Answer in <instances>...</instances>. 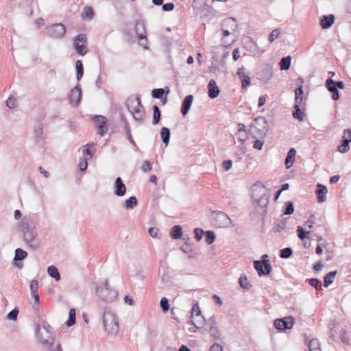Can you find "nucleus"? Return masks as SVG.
<instances>
[{
  "label": "nucleus",
  "instance_id": "obj_22",
  "mask_svg": "<svg viewBox=\"0 0 351 351\" xmlns=\"http://www.w3.org/2000/svg\"><path fill=\"white\" fill-rule=\"evenodd\" d=\"M296 155V150L294 148H291L285 159V167L287 169H289L292 167Z\"/></svg>",
  "mask_w": 351,
  "mask_h": 351
},
{
  "label": "nucleus",
  "instance_id": "obj_31",
  "mask_svg": "<svg viewBox=\"0 0 351 351\" xmlns=\"http://www.w3.org/2000/svg\"><path fill=\"white\" fill-rule=\"evenodd\" d=\"M121 119L124 122V128L125 131V134L127 136V138L129 140V141L134 146H136L135 141H134L132 136L131 134L130 128L129 126V123L127 121V120L125 119V117L121 114Z\"/></svg>",
  "mask_w": 351,
  "mask_h": 351
},
{
  "label": "nucleus",
  "instance_id": "obj_49",
  "mask_svg": "<svg viewBox=\"0 0 351 351\" xmlns=\"http://www.w3.org/2000/svg\"><path fill=\"white\" fill-rule=\"evenodd\" d=\"M326 83L328 90L332 93L337 90L335 82L332 79H328Z\"/></svg>",
  "mask_w": 351,
  "mask_h": 351
},
{
  "label": "nucleus",
  "instance_id": "obj_38",
  "mask_svg": "<svg viewBox=\"0 0 351 351\" xmlns=\"http://www.w3.org/2000/svg\"><path fill=\"white\" fill-rule=\"evenodd\" d=\"M205 241L208 245L212 244L215 240V234L213 231L208 230L205 232Z\"/></svg>",
  "mask_w": 351,
  "mask_h": 351
},
{
  "label": "nucleus",
  "instance_id": "obj_56",
  "mask_svg": "<svg viewBox=\"0 0 351 351\" xmlns=\"http://www.w3.org/2000/svg\"><path fill=\"white\" fill-rule=\"evenodd\" d=\"M152 169V164L149 160H145L141 166L142 171L147 173Z\"/></svg>",
  "mask_w": 351,
  "mask_h": 351
},
{
  "label": "nucleus",
  "instance_id": "obj_7",
  "mask_svg": "<svg viewBox=\"0 0 351 351\" xmlns=\"http://www.w3.org/2000/svg\"><path fill=\"white\" fill-rule=\"evenodd\" d=\"M211 222L216 228H226L231 223V219L222 211H211Z\"/></svg>",
  "mask_w": 351,
  "mask_h": 351
},
{
  "label": "nucleus",
  "instance_id": "obj_58",
  "mask_svg": "<svg viewBox=\"0 0 351 351\" xmlns=\"http://www.w3.org/2000/svg\"><path fill=\"white\" fill-rule=\"evenodd\" d=\"M30 291H31V293H35V292H38V282L37 280H32L31 282H30Z\"/></svg>",
  "mask_w": 351,
  "mask_h": 351
},
{
  "label": "nucleus",
  "instance_id": "obj_6",
  "mask_svg": "<svg viewBox=\"0 0 351 351\" xmlns=\"http://www.w3.org/2000/svg\"><path fill=\"white\" fill-rule=\"evenodd\" d=\"M269 130V125L264 117H258L250 125V132L254 138L265 136Z\"/></svg>",
  "mask_w": 351,
  "mask_h": 351
},
{
  "label": "nucleus",
  "instance_id": "obj_39",
  "mask_svg": "<svg viewBox=\"0 0 351 351\" xmlns=\"http://www.w3.org/2000/svg\"><path fill=\"white\" fill-rule=\"evenodd\" d=\"M293 117L300 121H302L304 120L302 113L298 104H295L294 110L293 112Z\"/></svg>",
  "mask_w": 351,
  "mask_h": 351
},
{
  "label": "nucleus",
  "instance_id": "obj_52",
  "mask_svg": "<svg viewBox=\"0 0 351 351\" xmlns=\"http://www.w3.org/2000/svg\"><path fill=\"white\" fill-rule=\"evenodd\" d=\"M94 143H88L86 145L84 146V149L83 150L84 155L89 156L90 158H92L93 156V152L91 151L90 147L93 146Z\"/></svg>",
  "mask_w": 351,
  "mask_h": 351
},
{
  "label": "nucleus",
  "instance_id": "obj_26",
  "mask_svg": "<svg viewBox=\"0 0 351 351\" xmlns=\"http://www.w3.org/2000/svg\"><path fill=\"white\" fill-rule=\"evenodd\" d=\"M191 319L193 318L194 315H195V316L197 317H200L201 318H204L202 315H201V310L198 306V304L196 303L195 304L193 305V306L192 307L191 310ZM189 323H190L191 324H193L195 328H198L199 327L196 325L195 321L193 319H191Z\"/></svg>",
  "mask_w": 351,
  "mask_h": 351
},
{
  "label": "nucleus",
  "instance_id": "obj_34",
  "mask_svg": "<svg viewBox=\"0 0 351 351\" xmlns=\"http://www.w3.org/2000/svg\"><path fill=\"white\" fill-rule=\"evenodd\" d=\"M337 271H330L329 273H328L325 276H324V286L325 287H328L330 285H331L334 280H335V276L337 274Z\"/></svg>",
  "mask_w": 351,
  "mask_h": 351
},
{
  "label": "nucleus",
  "instance_id": "obj_36",
  "mask_svg": "<svg viewBox=\"0 0 351 351\" xmlns=\"http://www.w3.org/2000/svg\"><path fill=\"white\" fill-rule=\"evenodd\" d=\"M291 58L290 56L284 57L280 60V66L281 70H288L290 68Z\"/></svg>",
  "mask_w": 351,
  "mask_h": 351
},
{
  "label": "nucleus",
  "instance_id": "obj_51",
  "mask_svg": "<svg viewBox=\"0 0 351 351\" xmlns=\"http://www.w3.org/2000/svg\"><path fill=\"white\" fill-rule=\"evenodd\" d=\"M308 283L311 286L315 288L316 290H321L322 286L319 285V281L317 278H311L308 280Z\"/></svg>",
  "mask_w": 351,
  "mask_h": 351
},
{
  "label": "nucleus",
  "instance_id": "obj_53",
  "mask_svg": "<svg viewBox=\"0 0 351 351\" xmlns=\"http://www.w3.org/2000/svg\"><path fill=\"white\" fill-rule=\"evenodd\" d=\"M42 328H43V330L45 332V333L47 334V336L53 335L52 331H51L52 328L47 322H43Z\"/></svg>",
  "mask_w": 351,
  "mask_h": 351
},
{
  "label": "nucleus",
  "instance_id": "obj_43",
  "mask_svg": "<svg viewBox=\"0 0 351 351\" xmlns=\"http://www.w3.org/2000/svg\"><path fill=\"white\" fill-rule=\"evenodd\" d=\"M43 133V126L41 125L34 129V138L36 142L42 139Z\"/></svg>",
  "mask_w": 351,
  "mask_h": 351
},
{
  "label": "nucleus",
  "instance_id": "obj_40",
  "mask_svg": "<svg viewBox=\"0 0 351 351\" xmlns=\"http://www.w3.org/2000/svg\"><path fill=\"white\" fill-rule=\"evenodd\" d=\"M295 104H298L300 106L302 101V95L303 94V90H302V86H300L298 88H296V90L295 91Z\"/></svg>",
  "mask_w": 351,
  "mask_h": 351
},
{
  "label": "nucleus",
  "instance_id": "obj_18",
  "mask_svg": "<svg viewBox=\"0 0 351 351\" xmlns=\"http://www.w3.org/2000/svg\"><path fill=\"white\" fill-rule=\"evenodd\" d=\"M208 95L210 99H215L219 95L220 90L214 80H210L208 84Z\"/></svg>",
  "mask_w": 351,
  "mask_h": 351
},
{
  "label": "nucleus",
  "instance_id": "obj_33",
  "mask_svg": "<svg viewBox=\"0 0 351 351\" xmlns=\"http://www.w3.org/2000/svg\"><path fill=\"white\" fill-rule=\"evenodd\" d=\"M76 67V79L77 81H80L84 75V66L82 61L78 60L75 62Z\"/></svg>",
  "mask_w": 351,
  "mask_h": 351
},
{
  "label": "nucleus",
  "instance_id": "obj_45",
  "mask_svg": "<svg viewBox=\"0 0 351 351\" xmlns=\"http://www.w3.org/2000/svg\"><path fill=\"white\" fill-rule=\"evenodd\" d=\"M298 236L301 240H304L308 237V234L311 232L309 231H304V228L301 226L297 228Z\"/></svg>",
  "mask_w": 351,
  "mask_h": 351
},
{
  "label": "nucleus",
  "instance_id": "obj_50",
  "mask_svg": "<svg viewBox=\"0 0 351 351\" xmlns=\"http://www.w3.org/2000/svg\"><path fill=\"white\" fill-rule=\"evenodd\" d=\"M193 232L195 234V239L197 241H199L202 239L203 235L205 234V232L199 228H195Z\"/></svg>",
  "mask_w": 351,
  "mask_h": 351
},
{
  "label": "nucleus",
  "instance_id": "obj_8",
  "mask_svg": "<svg viewBox=\"0 0 351 351\" xmlns=\"http://www.w3.org/2000/svg\"><path fill=\"white\" fill-rule=\"evenodd\" d=\"M261 258V261H255L254 262V267L259 276L269 275L271 271V265L269 263V256L267 254H264Z\"/></svg>",
  "mask_w": 351,
  "mask_h": 351
},
{
  "label": "nucleus",
  "instance_id": "obj_4",
  "mask_svg": "<svg viewBox=\"0 0 351 351\" xmlns=\"http://www.w3.org/2000/svg\"><path fill=\"white\" fill-rule=\"evenodd\" d=\"M96 294L100 300L106 302H112L118 295L117 290L110 288L108 280L97 284Z\"/></svg>",
  "mask_w": 351,
  "mask_h": 351
},
{
  "label": "nucleus",
  "instance_id": "obj_3",
  "mask_svg": "<svg viewBox=\"0 0 351 351\" xmlns=\"http://www.w3.org/2000/svg\"><path fill=\"white\" fill-rule=\"evenodd\" d=\"M36 338L37 341L42 345L43 351H62L60 343L55 346V337L53 335L47 336L46 338L43 337L40 332V328L37 325L36 328Z\"/></svg>",
  "mask_w": 351,
  "mask_h": 351
},
{
  "label": "nucleus",
  "instance_id": "obj_16",
  "mask_svg": "<svg viewBox=\"0 0 351 351\" xmlns=\"http://www.w3.org/2000/svg\"><path fill=\"white\" fill-rule=\"evenodd\" d=\"M138 40H145V43H147V38L146 37V29L145 22L142 20H138L136 22V26L134 28Z\"/></svg>",
  "mask_w": 351,
  "mask_h": 351
},
{
  "label": "nucleus",
  "instance_id": "obj_1",
  "mask_svg": "<svg viewBox=\"0 0 351 351\" xmlns=\"http://www.w3.org/2000/svg\"><path fill=\"white\" fill-rule=\"evenodd\" d=\"M19 230L23 234V239L28 248L37 250L41 245L34 221L32 219L24 217L19 223Z\"/></svg>",
  "mask_w": 351,
  "mask_h": 351
},
{
  "label": "nucleus",
  "instance_id": "obj_64",
  "mask_svg": "<svg viewBox=\"0 0 351 351\" xmlns=\"http://www.w3.org/2000/svg\"><path fill=\"white\" fill-rule=\"evenodd\" d=\"M210 351H223V348L219 343H214L210 348Z\"/></svg>",
  "mask_w": 351,
  "mask_h": 351
},
{
  "label": "nucleus",
  "instance_id": "obj_37",
  "mask_svg": "<svg viewBox=\"0 0 351 351\" xmlns=\"http://www.w3.org/2000/svg\"><path fill=\"white\" fill-rule=\"evenodd\" d=\"M95 14L94 10L92 7L86 6L84 8V12L82 14V16L84 19H92Z\"/></svg>",
  "mask_w": 351,
  "mask_h": 351
},
{
  "label": "nucleus",
  "instance_id": "obj_62",
  "mask_svg": "<svg viewBox=\"0 0 351 351\" xmlns=\"http://www.w3.org/2000/svg\"><path fill=\"white\" fill-rule=\"evenodd\" d=\"M87 167H88L87 160L86 158H83L79 164L80 170L81 171H84L86 170Z\"/></svg>",
  "mask_w": 351,
  "mask_h": 351
},
{
  "label": "nucleus",
  "instance_id": "obj_28",
  "mask_svg": "<svg viewBox=\"0 0 351 351\" xmlns=\"http://www.w3.org/2000/svg\"><path fill=\"white\" fill-rule=\"evenodd\" d=\"M138 205V199L135 196H130L128 199H125L123 204V207L125 209H134Z\"/></svg>",
  "mask_w": 351,
  "mask_h": 351
},
{
  "label": "nucleus",
  "instance_id": "obj_19",
  "mask_svg": "<svg viewBox=\"0 0 351 351\" xmlns=\"http://www.w3.org/2000/svg\"><path fill=\"white\" fill-rule=\"evenodd\" d=\"M125 106L130 112L132 111L136 108L142 107L141 99L138 97L131 96L129 97L126 101Z\"/></svg>",
  "mask_w": 351,
  "mask_h": 351
},
{
  "label": "nucleus",
  "instance_id": "obj_55",
  "mask_svg": "<svg viewBox=\"0 0 351 351\" xmlns=\"http://www.w3.org/2000/svg\"><path fill=\"white\" fill-rule=\"evenodd\" d=\"M280 34V31L279 29H274L269 36V40L272 43L276 38L278 37V36Z\"/></svg>",
  "mask_w": 351,
  "mask_h": 351
},
{
  "label": "nucleus",
  "instance_id": "obj_42",
  "mask_svg": "<svg viewBox=\"0 0 351 351\" xmlns=\"http://www.w3.org/2000/svg\"><path fill=\"white\" fill-rule=\"evenodd\" d=\"M165 93L163 88H154L152 91V96L155 99H162Z\"/></svg>",
  "mask_w": 351,
  "mask_h": 351
},
{
  "label": "nucleus",
  "instance_id": "obj_2",
  "mask_svg": "<svg viewBox=\"0 0 351 351\" xmlns=\"http://www.w3.org/2000/svg\"><path fill=\"white\" fill-rule=\"evenodd\" d=\"M251 196L259 207L263 209L267 208L270 193L263 183L257 182L251 187Z\"/></svg>",
  "mask_w": 351,
  "mask_h": 351
},
{
  "label": "nucleus",
  "instance_id": "obj_63",
  "mask_svg": "<svg viewBox=\"0 0 351 351\" xmlns=\"http://www.w3.org/2000/svg\"><path fill=\"white\" fill-rule=\"evenodd\" d=\"M343 140L349 141V143L351 142V130L350 129H347V130H344Z\"/></svg>",
  "mask_w": 351,
  "mask_h": 351
},
{
  "label": "nucleus",
  "instance_id": "obj_13",
  "mask_svg": "<svg viewBox=\"0 0 351 351\" xmlns=\"http://www.w3.org/2000/svg\"><path fill=\"white\" fill-rule=\"evenodd\" d=\"M93 120L96 123V128H97V134L101 136H104L108 130L107 118L102 115H95L93 117Z\"/></svg>",
  "mask_w": 351,
  "mask_h": 351
},
{
  "label": "nucleus",
  "instance_id": "obj_41",
  "mask_svg": "<svg viewBox=\"0 0 351 351\" xmlns=\"http://www.w3.org/2000/svg\"><path fill=\"white\" fill-rule=\"evenodd\" d=\"M160 306L164 313L167 312L169 310V302L167 298H162L160 302Z\"/></svg>",
  "mask_w": 351,
  "mask_h": 351
},
{
  "label": "nucleus",
  "instance_id": "obj_24",
  "mask_svg": "<svg viewBox=\"0 0 351 351\" xmlns=\"http://www.w3.org/2000/svg\"><path fill=\"white\" fill-rule=\"evenodd\" d=\"M160 138L162 141V143L165 144V145L167 147L170 141V136H171V131L170 129L166 127H162L160 130Z\"/></svg>",
  "mask_w": 351,
  "mask_h": 351
},
{
  "label": "nucleus",
  "instance_id": "obj_59",
  "mask_svg": "<svg viewBox=\"0 0 351 351\" xmlns=\"http://www.w3.org/2000/svg\"><path fill=\"white\" fill-rule=\"evenodd\" d=\"M158 232H159V230L158 228H155V227H152V228H149V230H148V233L149 234L153 237V238H157L158 237Z\"/></svg>",
  "mask_w": 351,
  "mask_h": 351
},
{
  "label": "nucleus",
  "instance_id": "obj_27",
  "mask_svg": "<svg viewBox=\"0 0 351 351\" xmlns=\"http://www.w3.org/2000/svg\"><path fill=\"white\" fill-rule=\"evenodd\" d=\"M171 237L173 239L177 240L182 237V228L180 225H176L173 228H171L170 231Z\"/></svg>",
  "mask_w": 351,
  "mask_h": 351
},
{
  "label": "nucleus",
  "instance_id": "obj_17",
  "mask_svg": "<svg viewBox=\"0 0 351 351\" xmlns=\"http://www.w3.org/2000/svg\"><path fill=\"white\" fill-rule=\"evenodd\" d=\"M126 193V186L120 177L115 179L114 193L117 197H122Z\"/></svg>",
  "mask_w": 351,
  "mask_h": 351
},
{
  "label": "nucleus",
  "instance_id": "obj_14",
  "mask_svg": "<svg viewBox=\"0 0 351 351\" xmlns=\"http://www.w3.org/2000/svg\"><path fill=\"white\" fill-rule=\"evenodd\" d=\"M294 324V319L291 316L286 317L283 319L275 320L274 325L278 330L290 329Z\"/></svg>",
  "mask_w": 351,
  "mask_h": 351
},
{
  "label": "nucleus",
  "instance_id": "obj_25",
  "mask_svg": "<svg viewBox=\"0 0 351 351\" xmlns=\"http://www.w3.org/2000/svg\"><path fill=\"white\" fill-rule=\"evenodd\" d=\"M327 192L328 190L325 186L320 184L317 185L316 193L317 195V201L319 202H324L326 201V195Z\"/></svg>",
  "mask_w": 351,
  "mask_h": 351
},
{
  "label": "nucleus",
  "instance_id": "obj_9",
  "mask_svg": "<svg viewBox=\"0 0 351 351\" xmlns=\"http://www.w3.org/2000/svg\"><path fill=\"white\" fill-rule=\"evenodd\" d=\"M46 34L52 38H62L66 32V27L62 23H55L46 27Z\"/></svg>",
  "mask_w": 351,
  "mask_h": 351
},
{
  "label": "nucleus",
  "instance_id": "obj_30",
  "mask_svg": "<svg viewBox=\"0 0 351 351\" xmlns=\"http://www.w3.org/2000/svg\"><path fill=\"white\" fill-rule=\"evenodd\" d=\"M130 112L132 114L134 120L140 121H143V116L145 114L144 108L143 106L142 107L135 108Z\"/></svg>",
  "mask_w": 351,
  "mask_h": 351
},
{
  "label": "nucleus",
  "instance_id": "obj_35",
  "mask_svg": "<svg viewBox=\"0 0 351 351\" xmlns=\"http://www.w3.org/2000/svg\"><path fill=\"white\" fill-rule=\"evenodd\" d=\"M161 119V113L159 108L154 105L153 106V120H152V124L156 125L158 124Z\"/></svg>",
  "mask_w": 351,
  "mask_h": 351
},
{
  "label": "nucleus",
  "instance_id": "obj_15",
  "mask_svg": "<svg viewBox=\"0 0 351 351\" xmlns=\"http://www.w3.org/2000/svg\"><path fill=\"white\" fill-rule=\"evenodd\" d=\"M27 257V253L23 249L18 247L14 251V265L21 269L23 267V264L21 262Z\"/></svg>",
  "mask_w": 351,
  "mask_h": 351
},
{
  "label": "nucleus",
  "instance_id": "obj_10",
  "mask_svg": "<svg viewBox=\"0 0 351 351\" xmlns=\"http://www.w3.org/2000/svg\"><path fill=\"white\" fill-rule=\"evenodd\" d=\"M87 37L84 34L77 35L74 38V48L80 56H84L87 53Z\"/></svg>",
  "mask_w": 351,
  "mask_h": 351
},
{
  "label": "nucleus",
  "instance_id": "obj_44",
  "mask_svg": "<svg viewBox=\"0 0 351 351\" xmlns=\"http://www.w3.org/2000/svg\"><path fill=\"white\" fill-rule=\"evenodd\" d=\"M294 212L293 204L291 202H287L285 203V208L283 212L284 215H289Z\"/></svg>",
  "mask_w": 351,
  "mask_h": 351
},
{
  "label": "nucleus",
  "instance_id": "obj_21",
  "mask_svg": "<svg viewBox=\"0 0 351 351\" xmlns=\"http://www.w3.org/2000/svg\"><path fill=\"white\" fill-rule=\"evenodd\" d=\"M335 21V16L333 14L324 15L320 21L321 27L323 29H328L332 26Z\"/></svg>",
  "mask_w": 351,
  "mask_h": 351
},
{
  "label": "nucleus",
  "instance_id": "obj_57",
  "mask_svg": "<svg viewBox=\"0 0 351 351\" xmlns=\"http://www.w3.org/2000/svg\"><path fill=\"white\" fill-rule=\"evenodd\" d=\"M16 105V100L12 97H10L6 101V106L9 108H14Z\"/></svg>",
  "mask_w": 351,
  "mask_h": 351
},
{
  "label": "nucleus",
  "instance_id": "obj_48",
  "mask_svg": "<svg viewBox=\"0 0 351 351\" xmlns=\"http://www.w3.org/2000/svg\"><path fill=\"white\" fill-rule=\"evenodd\" d=\"M293 253L292 250L290 247H286L280 250V256L282 258H289Z\"/></svg>",
  "mask_w": 351,
  "mask_h": 351
},
{
  "label": "nucleus",
  "instance_id": "obj_46",
  "mask_svg": "<svg viewBox=\"0 0 351 351\" xmlns=\"http://www.w3.org/2000/svg\"><path fill=\"white\" fill-rule=\"evenodd\" d=\"M19 311L18 308H13L11 311H10L7 315V319L9 320L15 321L17 319V316L19 315Z\"/></svg>",
  "mask_w": 351,
  "mask_h": 351
},
{
  "label": "nucleus",
  "instance_id": "obj_11",
  "mask_svg": "<svg viewBox=\"0 0 351 351\" xmlns=\"http://www.w3.org/2000/svg\"><path fill=\"white\" fill-rule=\"evenodd\" d=\"M243 47L250 55L254 56L260 55L261 53L256 42L250 36L243 37Z\"/></svg>",
  "mask_w": 351,
  "mask_h": 351
},
{
  "label": "nucleus",
  "instance_id": "obj_32",
  "mask_svg": "<svg viewBox=\"0 0 351 351\" xmlns=\"http://www.w3.org/2000/svg\"><path fill=\"white\" fill-rule=\"evenodd\" d=\"M76 322V311L75 308H71L69 311V318L65 322L68 327H71L75 324Z\"/></svg>",
  "mask_w": 351,
  "mask_h": 351
},
{
  "label": "nucleus",
  "instance_id": "obj_29",
  "mask_svg": "<svg viewBox=\"0 0 351 351\" xmlns=\"http://www.w3.org/2000/svg\"><path fill=\"white\" fill-rule=\"evenodd\" d=\"M47 274L56 281H59L61 278L58 268L54 265H50L47 267Z\"/></svg>",
  "mask_w": 351,
  "mask_h": 351
},
{
  "label": "nucleus",
  "instance_id": "obj_12",
  "mask_svg": "<svg viewBox=\"0 0 351 351\" xmlns=\"http://www.w3.org/2000/svg\"><path fill=\"white\" fill-rule=\"evenodd\" d=\"M82 95L81 86L77 84L73 89L71 90L69 94V100L70 104L75 107H77L81 102Z\"/></svg>",
  "mask_w": 351,
  "mask_h": 351
},
{
  "label": "nucleus",
  "instance_id": "obj_5",
  "mask_svg": "<svg viewBox=\"0 0 351 351\" xmlns=\"http://www.w3.org/2000/svg\"><path fill=\"white\" fill-rule=\"evenodd\" d=\"M103 324L105 331L109 335H116L119 332V322L116 315L105 310L103 313Z\"/></svg>",
  "mask_w": 351,
  "mask_h": 351
},
{
  "label": "nucleus",
  "instance_id": "obj_61",
  "mask_svg": "<svg viewBox=\"0 0 351 351\" xmlns=\"http://www.w3.org/2000/svg\"><path fill=\"white\" fill-rule=\"evenodd\" d=\"M180 249L182 252H184L186 254L192 251V247L187 241H186L184 243V245L181 247Z\"/></svg>",
  "mask_w": 351,
  "mask_h": 351
},
{
  "label": "nucleus",
  "instance_id": "obj_47",
  "mask_svg": "<svg viewBox=\"0 0 351 351\" xmlns=\"http://www.w3.org/2000/svg\"><path fill=\"white\" fill-rule=\"evenodd\" d=\"M350 149L349 141L343 140V143L338 147V151L341 153H346Z\"/></svg>",
  "mask_w": 351,
  "mask_h": 351
},
{
  "label": "nucleus",
  "instance_id": "obj_20",
  "mask_svg": "<svg viewBox=\"0 0 351 351\" xmlns=\"http://www.w3.org/2000/svg\"><path fill=\"white\" fill-rule=\"evenodd\" d=\"M193 96L192 95H188L184 98L180 110L181 113L183 116H185L188 114L191 108V106L193 104Z\"/></svg>",
  "mask_w": 351,
  "mask_h": 351
},
{
  "label": "nucleus",
  "instance_id": "obj_54",
  "mask_svg": "<svg viewBox=\"0 0 351 351\" xmlns=\"http://www.w3.org/2000/svg\"><path fill=\"white\" fill-rule=\"evenodd\" d=\"M309 351L319 348V341L317 339H311L308 343Z\"/></svg>",
  "mask_w": 351,
  "mask_h": 351
},
{
  "label": "nucleus",
  "instance_id": "obj_23",
  "mask_svg": "<svg viewBox=\"0 0 351 351\" xmlns=\"http://www.w3.org/2000/svg\"><path fill=\"white\" fill-rule=\"evenodd\" d=\"M209 322L210 324V328H209V333L210 335L214 337L215 339H219L220 338V332L218 330V328L215 326V318L214 317H211L209 319Z\"/></svg>",
  "mask_w": 351,
  "mask_h": 351
},
{
  "label": "nucleus",
  "instance_id": "obj_60",
  "mask_svg": "<svg viewBox=\"0 0 351 351\" xmlns=\"http://www.w3.org/2000/svg\"><path fill=\"white\" fill-rule=\"evenodd\" d=\"M162 10L163 11H165V12H168V11H171L174 9L175 8V5L173 3H165L163 4L162 3Z\"/></svg>",
  "mask_w": 351,
  "mask_h": 351
}]
</instances>
